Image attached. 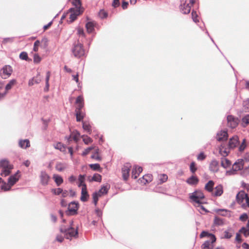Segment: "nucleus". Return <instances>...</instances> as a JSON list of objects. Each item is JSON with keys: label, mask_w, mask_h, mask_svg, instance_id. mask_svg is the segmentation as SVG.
Instances as JSON below:
<instances>
[{"label": "nucleus", "mask_w": 249, "mask_h": 249, "mask_svg": "<svg viewBox=\"0 0 249 249\" xmlns=\"http://www.w3.org/2000/svg\"><path fill=\"white\" fill-rule=\"evenodd\" d=\"M204 195L201 191H196L190 194V198L191 202L195 205H199V204H203L204 202Z\"/></svg>", "instance_id": "nucleus-1"}, {"label": "nucleus", "mask_w": 249, "mask_h": 249, "mask_svg": "<svg viewBox=\"0 0 249 249\" xmlns=\"http://www.w3.org/2000/svg\"><path fill=\"white\" fill-rule=\"evenodd\" d=\"M236 200L238 204L243 208L249 207V197L244 191H240L236 196Z\"/></svg>", "instance_id": "nucleus-2"}, {"label": "nucleus", "mask_w": 249, "mask_h": 249, "mask_svg": "<svg viewBox=\"0 0 249 249\" xmlns=\"http://www.w3.org/2000/svg\"><path fill=\"white\" fill-rule=\"evenodd\" d=\"M60 231L63 233L65 237L68 239H71L72 237H76L78 236V231L74 228L69 226L66 227L65 225H62L60 228Z\"/></svg>", "instance_id": "nucleus-3"}, {"label": "nucleus", "mask_w": 249, "mask_h": 249, "mask_svg": "<svg viewBox=\"0 0 249 249\" xmlns=\"http://www.w3.org/2000/svg\"><path fill=\"white\" fill-rule=\"evenodd\" d=\"M244 165V160L242 159H238L232 165V169L226 171V176H230L236 174L238 171L243 169Z\"/></svg>", "instance_id": "nucleus-4"}, {"label": "nucleus", "mask_w": 249, "mask_h": 249, "mask_svg": "<svg viewBox=\"0 0 249 249\" xmlns=\"http://www.w3.org/2000/svg\"><path fill=\"white\" fill-rule=\"evenodd\" d=\"M109 188L110 185L107 184L103 186L98 192H96L92 194L93 203L95 206L97 205L99 197L103 195H106Z\"/></svg>", "instance_id": "nucleus-5"}, {"label": "nucleus", "mask_w": 249, "mask_h": 249, "mask_svg": "<svg viewBox=\"0 0 249 249\" xmlns=\"http://www.w3.org/2000/svg\"><path fill=\"white\" fill-rule=\"evenodd\" d=\"M72 52L75 57H80L85 54V51L83 45L81 43L74 44L72 49Z\"/></svg>", "instance_id": "nucleus-6"}, {"label": "nucleus", "mask_w": 249, "mask_h": 249, "mask_svg": "<svg viewBox=\"0 0 249 249\" xmlns=\"http://www.w3.org/2000/svg\"><path fill=\"white\" fill-rule=\"evenodd\" d=\"M13 70L9 65L4 66L0 70V75L2 78L7 79L11 75Z\"/></svg>", "instance_id": "nucleus-7"}, {"label": "nucleus", "mask_w": 249, "mask_h": 249, "mask_svg": "<svg viewBox=\"0 0 249 249\" xmlns=\"http://www.w3.org/2000/svg\"><path fill=\"white\" fill-rule=\"evenodd\" d=\"M227 125L231 128H235L239 123L238 119L231 115L227 116Z\"/></svg>", "instance_id": "nucleus-8"}, {"label": "nucleus", "mask_w": 249, "mask_h": 249, "mask_svg": "<svg viewBox=\"0 0 249 249\" xmlns=\"http://www.w3.org/2000/svg\"><path fill=\"white\" fill-rule=\"evenodd\" d=\"M195 3L194 0H190L189 3L185 2L180 6V11L184 14H189L190 12L191 7Z\"/></svg>", "instance_id": "nucleus-9"}, {"label": "nucleus", "mask_w": 249, "mask_h": 249, "mask_svg": "<svg viewBox=\"0 0 249 249\" xmlns=\"http://www.w3.org/2000/svg\"><path fill=\"white\" fill-rule=\"evenodd\" d=\"M216 241L215 236H212L211 240H208L204 242L201 245V249H213L214 247L213 243Z\"/></svg>", "instance_id": "nucleus-10"}, {"label": "nucleus", "mask_w": 249, "mask_h": 249, "mask_svg": "<svg viewBox=\"0 0 249 249\" xmlns=\"http://www.w3.org/2000/svg\"><path fill=\"white\" fill-rule=\"evenodd\" d=\"M131 167V166L130 164L126 163L123 166L122 169L123 178L125 180H126L129 176V172Z\"/></svg>", "instance_id": "nucleus-11"}, {"label": "nucleus", "mask_w": 249, "mask_h": 249, "mask_svg": "<svg viewBox=\"0 0 249 249\" xmlns=\"http://www.w3.org/2000/svg\"><path fill=\"white\" fill-rule=\"evenodd\" d=\"M39 177L40 183L42 185L46 186L48 184L50 177L45 171H42Z\"/></svg>", "instance_id": "nucleus-12"}, {"label": "nucleus", "mask_w": 249, "mask_h": 249, "mask_svg": "<svg viewBox=\"0 0 249 249\" xmlns=\"http://www.w3.org/2000/svg\"><path fill=\"white\" fill-rule=\"evenodd\" d=\"M19 171H18L17 173L10 176L8 179V185H10V186H13L19 179V175H18Z\"/></svg>", "instance_id": "nucleus-13"}, {"label": "nucleus", "mask_w": 249, "mask_h": 249, "mask_svg": "<svg viewBox=\"0 0 249 249\" xmlns=\"http://www.w3.org/2000/svg\"><path fill=\"white\" fill-rule=\"evenodd\" d=\"M78 209V203L75 201L71 202L68 206L69 212L72 214H74L77 213Z\"/></svg>", "instance_id": "nucleus-14"}, {"label": "nucleus", "mask_w": 249, "mask_h": 249, "mask_svg": "<svg viewBox=\"0 0 249 249\" xmlns=\"http://www.w3.org/2000/svg\"><path fill=\"white\" fill-rule=\"evenodd\" d=\"M80 137V133L78 131L75 130L72 132L71 135L68 137H66L65 139L67 140L68 142L73 139L75 142H77Z\"/></svg>", "instance_id": "nucleus-15"}, {"label": "nucleus", "mask_w": 249, "mask_h": 249, "mask_svg": "<svg viewBox=\"0 0 249 249\" xmlns=\"http://www.w3.org/2000/svg\"><path fill=\"white\" fill-rule=\"evenodd\" d=\"M219 167V165L218 161L214 160L211 162L209 166V169L211 172L215 173L218 172Z\"/></svg>", "instance_id": "nucleus-16"}, {"label": "nucleus", "mask_w": 249, "mask_h": 249, "mask_svg": "<svg viewBox=\"0 0 249 249\" xmlns=\"http://www.w3.org/2000/svg\"><path fill=\"white\" fill-rule=\"evenodd\" d=\"M152 180V175L151 174H147L140 178L138 181L140 183L142 184H146V183L151 182Z\"/></svg>", "instance_id": "nucleus-17"}, {"label": "nucleus", "mask_w": 249, "mask_h": 249, "mask_svg": "<svg viewBox=\"0 0 249 249\" xmlns=\"http://www.w3.org/2000/svg\"><path fill=\"white\" fill-rule=\"evenodd\" d=\"M41 81L40 72H38L36 77L30 79L28 82V85L32 86L35 84H39Z\"/></svg>", "instance_id": "nucleus-18"}, {"label": "nucleus", "mask_w": 249, "mask_h": 249, "mask_svg": "<svg viewBox=\"0 0 249 249\" xmlns=\"http://www.w3.org/2000/svg\"><path fill=\"white\" fill-rule=\"evenodd\" d=\"M142 171V167L137 166H134L132 171V178L135 179L137 178Z\"/></svg>", "instance_id": "nucleus-19"}, {"label": "nucleus", "mask_w": 249, "mask_h": 249, "mask_svg": "<svg viewBox=\"0 0 249 249\" xmlns=\"http://www.w3.org/2000/svg\"><path fill=\"white\" fill-rule=\"evenodd\" d=\"M89 196L88 194V192L87 191V186L86 185H83V187L82 188L81 191V200L83 202H85L88 200Z\"/></svg>", "instance_id": "nucleus-20"}, {"label": "nucleus", "mask_w": 249, "mask_h": 249, "mask_svg": "<svg viewBox=\"0 0 249 249\" xmlns=\"http://www.w3.org/2000/svg\"><path fill=\"white\" fill-rule=\"evenodd\" d=\"M228 138V133L226 131H221L217 133L216 139L218 141L226 140Z\"/></svg>", "instance_id": "nucleus-21"}, {"label": "nucleus", "mask_w": 249, "mask_h": 249, "mask_svg": "<svg viewBox=\"0 0 249 249\" xmlns=\"http://www.w3.org/2000/svg\"><path fill=\"white\" fill-rule=\"evenodd\" d=\"M223 193V186L221 185H219L215 187L214 191L212 192V194L215 196H221Z\"/></svg>", "instance_id": "nucleus-22"}, {"label": "nucleus", "mask_w": 249, "mask_h": 249, "mask_svg": "<svg viewBox=\"0 0 249 249\" xmlns=\"http://www.w3.org/2000/svg\"><path fill=\"white\" fill-rule=\"evenodd\" d=\"M76 104H77V107L75 109L82 110L84 107V98L82 96L77 97L76 100Z\"/></svg>", "instance_id": "nucleus-23"}, {"label": "nucleus", "mask_w": 249, "mask_h": 249, "mask_svg": "<svg viewBox=\"0 0 249 249\" xmlns=\"http://www.w3.org/2000/svg\"><path fill=\"white\" fill-rule=\"evenodd\" d=\"M238 143V138L237 136H234L231 138L229 142V146L230 148H233Z\"/></svg>", "instance_id": "nucleus-24"}, {"label": "nucleus", "mask_w": 249, "mask_h": 249, "mask_svg": "<svg viewBox=\"0 0 249 249\" xmlns=\"http://www.w3.org/2000/svg\"><path fill=\"white\" fill-rule=\"evenodd\" d=\"M198 178L196 176H191L186 180V182L191 185H196L198 183Z\"/></svg>", "instance_id": "nucleus-25"}, {"label": "nucleus", "mask_w": 249, "mask_h": 249, "mask_svg": "<svg viewBox=\"0 0 249 249\" xmlns=\"http://www.w3.org/2000/svg\"><path fill=\"white\" fill-rule=\"evenodd\" d=\"M99 152V149L95 147L94 152L91 156V158L98 161H101L102 160V157L100 156Z\"/></svg>", "instance_id": "nucleus-26"}, {"label": "nucleus", "mask_w": 249, "mask_h": 249, "mask_svg": "<svg viewBox=\"0 0 249 249\" xmlns=\"http://www.w3.org/2000/svg\"><path fill=\"white\" fill-rule=\"evenodd\" d=\"M231 164V161L226 158L221 159V165L224 168H227Z\"/></svg>", "instance_id": "nucleus-27"}, {"label": "nucleus", "mask_w": 249, "mask_h": 249, "mask_svg": "<svg viewBox=\"0 0 249 249\" xmlns=\"http://www.w3.org/2000/svg\"><path fill=\"white\" fill-rule=\"evenodd\" d=\"M19 146L24 149H26L30 146V141L28 139L21 140L19 141Z\"/></svg>", "instance_id": "nucleus-28"}, {"label": "nucleus", "mask_w": 249, "mask_h": 249, "mask_svg": "<svg viewBox=\"0 0 249 249\" xmlns=\"http://www.w3.org/2000/svg\"><path fill=\"white\" fill-rule=\"evenodd\" d=\"M75 115L76 121L77 122H80L84 118L85 114L82 110L75 109Z\"/></svg>", "instance_id": "nucleus-29"}, {"label": "nucleus", "mask_w": 249, "mask_h": 249, "mask_svg": "<svg viewBox=\"0 0 249 249\" xmlns=\"http://www.w3.org/2000/svg\"><path fill=\"white\" fill-rule=\"evenodd\" d=\"M214 182L213 180H209L205 186V189L209 192L212 193L213 190Z\"/></svg>", "instance_id": "nucleus-30"}, {"label": "nucleus", "mask_w": 249, "mask_h": 249, "mask_svg": "<svg viewBox=\"0 0 249 249\" xmlns=\"http://www.w3.org/2000/svg\"><path fill=\"white\" fill-rule=\"evenodd\" d=\"M67 167V164L65 163L57 162L55 165V169L59 172H62Z\"/></svg>", "instance_id": "nucleus-31"}, {"label": "nucleus", "mask_w": 249, "mask_h": 249, "mask_svg": "<svg viewBox=\"0 0 249 249\" xmlns=\"http://www.w3.org/2000/svg\"><path fill=\"white\" fill-rule=\"evenodd\" d=\"M53 178L57 186H60L63 182L62 178L59 175L54 174Z\"/></svg>", "instance_id": "nucleus-32"}, {"label": "nucleus", "mask_w": 249, "mask_h": 249, "mask_svg": "<svg viewBox=\"0 0 249 249\" xmlns=\"http://www.w3.org/2000/svg\"><path fill=\"white\" fill-rule=\"evenodd\" d=\"M13 169V166L8 167L7 168L2 169L0 175L3 177H6L10 175L11 170Z\"/></svg>", "instance_id": "nucleus-33"}, {"label": "nucleus", "mask_w": 249, "mask_h": 249, "mask_svg": "<svg viewBox=\"0 0 249 249\" xmlns=\"http://www.w3.org/2000/svg\"><path fill=\"white\" fill-rule=\"evenodd\" d=\"M17 83V81L16 79H12L6 85L5 89V92H7L8 90L11 89L12 87L16 85Z\"/></svg>", "instance_id": "nucleus-34"}, {"label": "nucleus", "mask_w": 249, "mask_h": 249, "mask_svg": "<svg viewBox=\"0 0 249 249\" xmlns=\"http://www.w3.org/2000/svg\"><path fill=\"white\" fill-rule=\"evenodd\" d=\"M85 180V176L80 175L78 177L77 185L78 187H83V185H86L84 183Z\"/></svg>", "instance_id": "nucleus-35"}, {"label": "nucleus", "mask_w": 249, "mask_h": 249, "mask_svg": "<svg viewBox=\"0 0 249 249\" xmlns=\"http://www.w3.org/2000/svg\"><path fill=\"white\" fill-rule=\"evenodd\" d=\"M86 27L87 32L89 33H91L94 29V23L93 22H88L86 25Z\"/></svg>", "instance_id": "nucleus-36"}, {"label": "nucleus", "mask_w": 249, "mask_h": 249, "mask_svg": "<svg viewBox=\"0 0 249 249\" xmlns=\"http://www.w3.org/2000/svg\"><path fill=\"white\" fill-rule=\"evenodd\" d=\"M12 166L13 165L10 164L9 161L6 160H2L0 161V167L2 169L7 168Z\"/></svg>", "instance_id": "nucleus-37"}, {"label": "nucleus", "mask_w": 249, "mask_h": 249, "mask_svg": "<svg viewBox=\"0 0 249 249\" xmlns=\"http://www.w3.org/2000/svg\"><path fill=\"white\" fill-rule=\"evenodd\" d=\"M239 232L243 233L246 237H248L249 236V227H248L247 225L246 227H243L239 230Z\"/></svg>", "instance_id": "nucleus-38"}, {"label": "nucleus", "mask_w": 249, "mask_h": 249, "mask_svg": "<svg viewBox=\"0 0 249 249\" xmlns=\"http://www.w3.org/2000/svg\"><path fill=\"white\" fill-rule=\"evenodd\" d=\"M83 128L89 134H91V129L89 124L86 122H83Z\"/></svg>", "instance_id": "nucleus-39"}, {"label": "nucleus", "mask_w": 249, "mask_h": 249, "mask_svg": "<svg viewBox=\"0 0 249 249\" xmlns=\"http://www.w3.org/2000/svg\"><path fill=\"white\" fill-rule=\"evenodd\" d=\"M215 212L223 216L228 215V214L230 213V211L226 209H217L215 210Z\"/></svg>", "instance_id": "nucleus-40"}, {"label": "nucleus", "mask_w": 249, "mask_h": 249, "mask_svg": "<svg viewBox=\"0 0 249 249\" xmlns=\"http://www.w3.org/2000/svg\"><path fill=\"white\" fill-rule=\"evenodd\" d=\"M202 204H199V205H195L194 206L197 208V210L200 212V213L204 214L208 212V211L202 205Z\"/></svg>", "instance_id": "nucleus-41"}, {"label": "nucleus", "mask_w": 249, "mask_h": 249, "mask_svg": "<svg viewBox=\"0 0 249 249\" xmlns=\"http://www.w3.org/2000/svg\"><path fill=\"white\" fill-rule=\"evenodd\" d=\"M219 153L223 157V158H225L228 156L229 151L227 149L222 147L219 149Z\"/></svg>", "instance_id": "nucleus-42"}, {"label": "nucleus", "mask_w": 249, "mask_h": 249, "mask_svg": "<svg viewBox=\"0 0 249 249\" xmlns=\"http://www.w3.org/2000/svg\"><path fill=\"white\" fill-rule=\"evenodd\" d=\"M214 224L215 225H222L224 224V221L222 218L215 216L214 219Z\"/></svg>", "instance_id": "nucleus-43"}, {"label": "nucleus", "mask_w": 249, "mask_h": 249, "mask_svg": "<svg viewBox=\"0 0 249 249\" xmlns=\"http://www.w3.org/2000/svg\"><path fill=\"white\" fill-rule=\"evenodd\" d=\"M212 236H214L213 234L212 233H209V232L203 231L200 234V237L203 238L204 237H208L209 238V240H211V238H212Z\"/></svg>", "instance_id": "nucleus-44"}, {"label": "nucleus", "mask_w": 249, "mask_h": 249, "mask_svg": "<svg viewBox=\"0 0 249 249\" xmlns=\"http://www.w3.org/2000/svg\"><path fill=\"white\" fill-rule=\"evenodd\" d=\"M83 141L86 144H89L92 142V140L89 137L87 136H82Z\"/></svg>", "instance_id": "nucleus-45"}, {"label": "nucleus", "mask_w": 249, "mask_h": 249, "mask_svg": "<svg viewBox=\"0 0 249 249\" xmlns=\"http://www.w3.org/2000/svg\"><path fill=\"white\" fill-rule=\"evenodd\" d=\"M54 147L55 149H58L61 151H64L65 149L64 146L60 142H58L54 144Z\"/></svg>", "instance_id": "nucleus-46"}, {"label": "nucleus", "mask_w": 249, "mask_h": 249, "mask_svg": "<svg viewBox=\"0 0 249 249\" xmlns=\"http://www.w3.org/2000/svg\"><path fill=\"white\" fill-rule=\"evenodd\" d=\"M243 107L246 112L249 111V98H248L246 100L244 101L243 103Z\"/></svg>", "instance_id": "nucleus-47"}, {"label": "nucleus", "mask_w": 249, "mask_h": 249, "mask_svg": "<svg viewBox=\"0 0 249 249\" xmlns=\"http://www.w3.org/2000/svg\"><path fill=\"white\" fill-rule=\"evenodd\" d=\"M244 126H246L249 124V114L245 116L242 119Z\"/></svg>", "instance_id": "nucleus-48"}, {"label": "nucleus", "mask_w": 249, "mask_h": 249, "mask_svg": "<svg viewBox=\"0 0 249 249\" xmlns=\"http://www.w3.org/2000/svg\"><path fill=\"white\" fill-rule=\"evenodd\" d=\"M51 192L55 195H59L63 192V189L61 188L52 189Z\"/></svg>", "instance_id": "nucleus-49"}, {"label": "nucleus", "mask_w": 249, "mask_h": 249, "mask_svg": "<svg viewBox=\"0 0 249 249\" xmlns=\"http://www.w3.org/2000/svg\"><path fill=\"white\" fill-rule=\"evenodd\" d=\"M159 179L160 183H163L166 181L168 177L166 174H160L159 176Z\"/></svg>", "instance_id": "nucleus-50"}, {"label": "nucleus", "mask_w": 249, "mask_h": 249, "mask_svg": "<svg viewBox=\"0 0 249 249\" xmlns=\"http://www.w3.org/2000/svg\"><path fill=\"white\" fill-rule=\"evenodd\" d=\"M89 166L91 169L94 171H98L101 169L100 165L98 163L90 164Z\"/></svg>", "instance_id": "nucleus-51"}, {"label": "nucleus", "mask_w": 249, "mask_h": 249, "mask_svg": "<svg viewBox=\"0 0 249 249\" xmlns=\"http://www.w3.org/2000/svg\"><path fill=\"white\" fill-rule=\"evenodd\" d=\"M101 179L102 177L100 175L98 174H95L92 178V180L95 181L100 182L101 181Z\"/></svg>", "instance_id": "nucleus-52"}, {"label": "nucleus", "mask_w": 249, "mask_h": 249, "mask_svg": "<svg viewBox=\"0 0 249 249\" xmlns=\"http://www.w3.org/2000/svg\"><path fill=\"white\" fill-rule=\"evenodd\" d=\"M78 12H79V11L76 10V13H71V15L70 16V21L71 22H73L74 20L76 19L77 16L78 15Z\"/></svg>", "instance_id": "nucleus-53"}, {"label": "nucleus", "mask_w": 249, "mask_h": 249, "mask_svg": "<svg viewBox=\"0 0 249 249\" xmlns=\"http://www.w3.org/2000/svg\"><path fill=\"white\" fill-rule=\"evenodd\" d=\"M94 149H95V146H92L89 147L87 148V149H86L83 152V153L82 154V155L83 156H85L87 155H88L91 150H93Z\"/></svg>", "instance_id": "nucleus-54"}, {"label": "nucleus", "mask_w": 249, "mask_h": 249, "mask_svg": "<svg viewBox=\"0 0 249 249\" xmlns=\"http://www.w3.org/2000/svg\"><path fill=\"white\" fill-rule=\"evenodd\" d=\"M241 175L243 176H247L249 175V165L245 168H243L241 172Z\"/></svg>", "instance_id": "nucleus-55"}, {"label": "nucleus", "mask_w": 249, "mask_h": 249, "mask_svg": "<svg viewBox=\"0 0 249 249\" xmlns=\"http://www.w3.org/2000/svg\"><path fill=\"white\" fill-rule=\"evenodd\" d=\"M19 58L22 60H27L28 59L27 53L25 52H21L19 54Z\"/></svg>", "instance_id": "nucleus-56"}, {"label": "nucleus", "mask_w": 249, "mask_h": 249, "mask_svg": "<svg viewBox=\"0 0 249 249\" xmlns=\"http://www.w3.org/2000/svg\"><path fill=\"white\" fill-rule=\"evenodd\" d=\"M41 58L37 53L34 55V62L35 63H39L41 61Z\"/></svg>", "instance_id": "nucleus-57"}, {"label": "nucleus", "mask_w": 249, "mask_h": 249, "mask_svg": "<svg viewBox=\"0 0 249 249\" xmlns=\"http://www.w3.org/2000/svg\"><path fill=\"white\" fill-rule=\"evenodd\" d=\"M190 171L192 173H195L197 170L195 162H192L190 166Z\"/></svg>", "instance_id": "nucleus-58"}, {"label": "nucleus", "mask_w": 249, "mask_h": 249, "mask_svg": "<svg viewBox=\"0 0 249 249\" xmlns=\"http://www.w3.org/2000/svg\"><path fill=\"white\" fill-rule=\"evenodd\" d=\"M71 2L72 4L77 8H79L81 6V2L80 0H71Z\"/></svg>", "instance_id": "nucleus-59"}, {"label": "nucleus", "mask_w": 249, "mask_h": 249, "mask_svg": "<svg viewBox=\"0 0 249 249\" xmlns=\"http://www.w3.org/2000/svg\"><path fill=\"white\" fill-rule=\"evenodd\" d=\"M11 186L10 185H8V183L7 184L5 182L4 183V184H3L1 186V189L5 191H9L11 189Z\"/></svg>", "instance_id": "nucleus-60"}, {"label": "nucleus", "mask_w": 249, "mask_h": 249, "mask_svg": "<svg viewBox=\"0 0 249 249\" xmlns=\"http://www.w3.org/2000/svg\"><path fill=\"white\" fill-rule=\"evenodd\" d=\"M40 45V41L36 40L34 44L33 51L35 52H37L38 51V47Z\"/></svg>", "instance_id": "nucleus-61"}, {"label": "nucleus", "mask_w": 249, "mask_h": 249, "mask_svg": "<svg viewBox=\"0 0 249 249\" xmlns=\"http://www.w3.org/2000/svg\"><path fill=\"white\" fill-rule=\"evenodd\" d=\"M107 16V13L104 10H101L99 13V16L101 18H106Z\"/></svg>", "instance_id": "nucleus-62"}, {"label": "nucleus", "mask_w": 249, "mask_h": 249, "mask_svg": "<svg viewBox=\"0 0 249 249\" xmlns=\"http://www.w3.org/2000/svg\"><path fill=\"white\" fill-rule=\"evenodd\" d=\"M192 19L196 23L198 21V19H197V15L196 12V11H192Z\"/></svg>", "instance_id": "nucleus-63"}, {"label": "nucleus", "mask_w": 249, "mask_h": 249, "mask_svg": "<svg viewBox=\"0 0 249 249\" xmlns=\"http://www.w3.org/2000/svg\"><path fill=\"white\" fill-rule=\"evenodd\" d=\"M240 233H240L239 232L238 233H237L236 234V237H235L236 241H237L239 243H241V242L242 241Z\"/></svg>", "instance_id": "nucleus-64"}]
</instances>
